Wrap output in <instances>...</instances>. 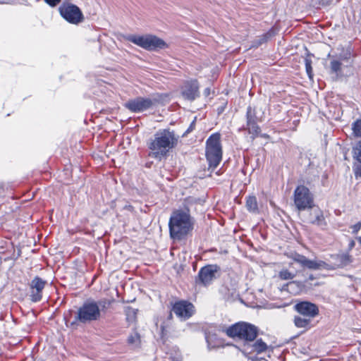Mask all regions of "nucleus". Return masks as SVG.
<instances>
[{
  "label": "nucleus",
  "instance_id": "4",
  "mask_svg": "<svg viewBox=\"0 0 361 361\" xmlns=\"http://www.w3.org/2000/svg\"><path fill=\"white\" fill-rule=\"evenodd\" d=\"M222 155L221 134L214 133L206 140L205 157L209 165V170L212 171L216 169L222 160Z\"/></svg>",
  "mask_w": 361,
  "mask_h": 361
},
{
  "label": "nucleus",
  "instance_id": "17",
  "mask_svg": "<svg viewBox=\"0 0 361 361\" xmlns=\"http://www.w3.org/2000/svg\"><path fill=\"white\" fill-rule=\"evenodd\" d=\"M245 206L250 212L255 214L259 212L257 200L255 195H250L246 198Z\"/></svg>",
  "mask_w": 361,
  "mask_h": 361
},
{
  "label": "nucleus",
  "instance_id": "40",
  "mask_svg": "<svg viewBox=\"0 0 361 361\" xmlns=\"http://www.w3.org/2000/svg\"><path fill=\"white\" fill-rule=\"evenodd\" d=\"M314 277L312 274H310L308 277V280H314Z\"/></svg>",
  "mask_w": 361,
  "mask_h": 361
},
{
  "label": "nucleus",
  "instance_id": "15",
  "mask_svg": "<svg viewBox=\"0 0 361 361\" xmlns=\"http://www.w3.org/2000/svg\"><path fill=\"white\" fill-rule=\"evenodd\" d=\"M308 211L309 214L305 219V222L316 225L322 228L326 226L323 211L319 207L314 205L313 207L310 208Z\"/></svg>",
  "mask_w": 361,
  "mask_h": 361
},
{
  "label": "nucleus",
  "instance_id": "43",
  "mask_svg": "<svg viewBox=\"0 0 361 361\" xmlns=\"http://www.w3.org/2000/svg\"><path fill=\"white\" fill-rule=\"evenodd\" d=\"M294 283H295L294 281H291V282H290V284H293Z\"/></svg>",
  "mask_w": 361,
  "mask_h": 361
},
{
  "label": "nucleus",
  "instance_id": "6",
  "mask_svg": "<svg viewBox=\"0 0 361 361\" xmlns=\"http://www.w3.org/2000/svg\"><path fill=\"white\" fill-rule=\"evenodd\" d=\"M226 334L231 338L238 337L247 341H254L258 334L257 328L247 322H238L226 329Z\"/></svg>",
  "mask_w": 361,
  "mask_h": 361
},
{
  "label": "nucleus",
  "instance_id": "7",
  "mask_svg": "<svg viewBox=\"0 0 361 361\" xmlns=\"http://www.w3.org/2000/svg\"><path fill=\"white\" fill-rule=\"evenodd\" d=\"M221 274L220 266L209 264L201 267L195 276V282L198 286L208 287Z\"/></svg>",
  "mask_w": 361,
  "mask_h": 361
},
{
  "label": "nucleus",
  "instance_id": "23",
  "mask_svg": "<svg viewBox=\"0 0 361 361\" xmlns=\"http://www.w3.org/2000/svg\"><path fill=\"white\" fill-rule=\"evenodd\" d=\"M352 57V54L350 49H346L345 51H343L342 53L339 54L338 56V60H341V62H346L349 63V66H353V61H350V59Z\"/></svg>",
  "mask_w": 361,
  "mask_h": 361
},
{
  "label": "nucleus",
  "instance_id": "9",
  "mask_svg": "<svg viewBox=\"0 0 361 361\" xmlns=\"http://www.w3.org/2000/svg\"><path fill=\"white\" fill-rule=\"evenodd\" d=\"M293 201L298 211H305L314 206V196L309 188L298 185L294 190Z\"/></svg>",
  "mask_w": 361,
  "mask_h": 361
},
{
  "label": "nucleus",
  "instance_id": "18",
  "mask_svg": "<svg viewBox=\"0 0 361 361\" xmlns=\"http://www.w3.org/2000/svg\"><path fill=\"white\" fill-rule=\"evenodd\" d=\"M245 129L248 131L249 134H251L252 139L254 140L256 137L258 136L260 128L257 125V122L255 123H246Z\"/></svg>",
  "mask_w": 361,
  "mask_h": 361
},
{
  "label": "nucleus",
  "instance_id": "8",
  "mask_svg": "<svg viewBox=\"0 0 361 361\" xmlns=\"http://www.w3.org/2000/svg\"><path fill=\"white\" fill-rule=\"evenodd\" d=\"M161 102L159 94H153L151 97H137L125 103V107L133 113H140L154 107Z\"/></svg>",
  "mask_w": 361,
  "mask_h": 361
},
{
  "label": "nucleus",
  "instance_id": "33",
  "mask_svg": "<svg viewBox=\"0 0 361 361\" xmlns=\"http://www.w3.org/2000/svg\"><path fill=\"white\" fill-rule=\"evenodd\" d=\"M195 119H194L192 121V122L190 123V126L185 130V132L184 133L183 136H185V135H188V133H190V132H192L195 129Z\"/></svg>",
  "mask_w": 361,
  "mask_h": 361
},
{
  "label": "nucleus",
  "instance_id": "12",
  "mask_svg": "<svg viewBox=\"0 0 361 361\" xmlns=\"http://www.w3.org/2000/svg\"><path fill=\"white\" fill-rule=\"evenodd\" d=\"M47 281L38 276L33 278L30 283V299L32 302H37L42 298L43 290Z\"/></svg>",
  "mask_w": 361,
  "mask_h": 361
},
{
  "label": "nucleus",
  "instance_id": "31",
  "mask_svg": "<svg viewBox=\"0 0 361 361\" xmlns=\"http://www.w3.org/2000/svg\"><path fill=\"white\" fill-rule=\"evenodd\" d=\"M98 304L99 308H102L101 310H103L104 309H107L109 306L110 305V302L106 299L100 300L97 302Z\"/></svg>",
  "mask_w": 361,
  "mask_h": 361
},
{
  "label": "nucleus",
  "instance_id": "28",
  "mask_svg": "<svg viewBox=\"0 0 361 361\" xmlns=\"http://www.w3.org/2000/svg\"><path fill=\"white\" fill-rule=\"evenodd\" d=\"M353 157L361 163V140L357 142L353 147Z\"/></svg>",
  "mask_w": 361,
  "mask_h": 361
},
{
  "label": "nucleus",
  "instance_id": "39",
  "mask_svg": "<svg viewBox=\"0 0 361 361\" xmlns=\"http://www.w3.org/2000/svg\"><path fill=\"white\" fill-rule=\"evenodd\" d=\"M343 257L345 259H346V260H348V261H349V259H350L349 255H343Z\"/></svg>",
  "mask_w": 361,
  "mask_h": 361
},
{
  "label": "nucleus",
  "instance_id": "37",
  "mask_svg": "<svg viewBox=\"0 0 361 361\" xmlns=\"http://www.w3.org/2000/svg\"><path fill=\"white\" fill-rule=\"evenodd\" d=\"M204 94L205 96H209L210 94V88L207 87L204 90Z\"/></svg>",
  "mask_w": 361,
  "mask_h": 361
},
{
  "label": "nucleus",
  "instance_id": "14",
  "mask_svg": "<svg viewBox=\"0 0 361 361\" xmlns=\"http://www.w3.org/2000/svg\"><path fill=\"white\" fill-rule=\"evenodd\" d=\"M172 311L181 319H189L194 313L193 305L185 300L176 302L172 307Z\"/></svg>",
  "mask_w": 361,
  "mask_h": 361
},
{
  "label": "nucleus",
  "instance_id": "29",
  "mask_svg": "<svg viewBox=\"0 0 361 361\" xmlns=\"http://www.w3.org/2000/svg\"><path fill=\"white\" fill-rule=\"evenodd\" d=\"M305 65L307 74L310 80L313 79V71L312 67V60L309 58L305 59Z\"/></svg>",
  "mask_w": 361,
  "mask_h": 361
},
{
  "label": "nucleus",
  "instance_id": "30",
  "mask_svg": "<svg viewBox=\"0 0 361 361\" xmlns=\"http://www.w3.org/2000/svg\"><path fill=\"white\" fill-rule=\"evenodd\" d=\"M271 37V31L267 32V33H265L262 36H261L260 38L255 42V44L253 45V47H258V46L261 45L262 44L266 42Z\"/></svg>",
  "mask_w": 361,
  "mask_h": 361
},
{
  "label": "nucleus",
  "instance_id": "19",
  "mask_svg": "<svg viewBox=\"0 0 361 361\" xmlns=\"http://www.w3.org/2000/svg\"><path fill=\"white\" fill-rule=\"evenodd\" d=\"M342 63L341 60L333 59L330 62L331 73H335L337 76L341 75Z\"/></svg>",
  "mask_w": 361,
  "mask_h": 361
},
{
  "label": "nucleus",
  "instance_id": "34",
  "mask_svg": "<svg viewBox=\"0 0 361 361\" xmlns=\"http://www.w3.org/2000/svg\"><path fill=\"white\" fill-rule=\"evenodd\" d=\"M61 0H44V1L51 7H55Z\"/></svg>",
  "mask_w": 361,
  "mask_h": 361
},
{
  "label": "nucleus",
  "instance_id": "41",
  "mask_svg": "<svg viewBox=\"0 0 361 361\" xmlns=\"http://www.w3.org/2000/svg\"><path fill=\"white\" fill-rule=\"evenodd\" d=\"M354 244H355L354 241H351V243H350V246H353V245H354Z\"/></svg>",
  "mask_w": 361,
  "mask_h": 361
},
{
  "label": "nucleus",
  "instance_id": "20",
  "mask_svg": "<svg viewBox=\"0 0 361 361\" xmlns=\"http://www.w3.org/2000/svg\"><path fill=\"white\" fill-rule=\"evenodd\" d=\"M310 318H304L302 317H295L294 324L298 328H307L310 324Z\"/></svg>",
  "mask_w": 361,
  "mask_h": 361
},
{
  "label": "nucleus",
  "instance_id": "25",
  "mask_svg": "<svg viewBox=\"0 0 361 361\" xmlns=\"http://www.w3.org/2000/svg\"><path fill=\"white\" fill-rule=\"evenodd\" d=\"M253 348L257 353H261L267 349V345L260 338L256 341L253 345Z\"/></svg>",
  "mask_w": 361,
  "mask_h": 361
},
{
  "label": "nucleus",
  "instance_id": "16",
  "mask_svg": "<svg viewBox=\"0 0 361 361\" xmlns=\"http://www.w3.org/2000/svg\"><path fill=\"white\" fill-rule=\"evenodd\" d=\"M295 310L305 317L313 318L319 314L318 307L310 302L302 301L295 305Z\"/></svg>",
  "mask_w": 361,
  "mask_h": 361
},
{
  "label": "nucleus",
  "instance_id": "5",
  "mask_svg": "<svg viewBox=\"0 0 361 361\" xmlns=\"http://www.w3.org/2000/svg\"><path fill=\"white\" fill-rule=\"evenodd\" d=\"M126 39L149 51L168 48V44L165 41L154 35H130L126 37Z\"/></svg>",
  "mask_w": 361,
  "mask_h": 361
},
{
  "label": "nucleus",
  "instance_id": "26",
  "mask_svg": "<svg viewBox=\"0 0 361 361\" xmlns=\"http://www.w3.org/2000/svg\"><path fill=\"white\" fill-rule=\"evenodd\" d=\"M352 130L355 137H361V119H357L353 123Z\"/></svg>",
  "mask_w": 361,
  "mask_h": 361
},
{
  "label": "nucleus",
  "instance_id": "27",
  "mask_svg": "<svg viewBox=\"0 0 361 361\" xmlns=\"http://www.w3.org/2000/svg\"><path fill=\"white\" fill-rule=\"evenodd\" d=\"M279 277L281 280H290L295 277V274L288 269H283L279 271Z\"/></svg>",
  "mask_w": 361,
  "mask_h": 361
},
{
  "label": "nucleus",
  "instance_id": "22",
  "mask_svg": "<svg viewBox=\"0 0 361 361\" xmlns=\"http://www.w3.org/2000/svg\"><path fill=\"white\" fill-rule=\"evenodd\" d=\"M246 123H255L257 122V118L256 116V110L255 108H252L251 106H249L247 108L246 111Z\"/></svg>",
  "mask_w": 361,
  "mask_h": 361
},
{
  "label": "nucleus",
  "instance_id": "13",
  "mask_svg": "<svg viewBox=\"0 0 361 361\" xmlns=\"http://www.w3.org/2000/svg\"><path fill=\"white\" fill-rule=\"evenodd\" d=\"M199 88L200 85L197 80H186L181 87V94L185 99L193 101L200 97Z\"/></svg>",
  "mask_w": 361,
  "mask_h": 361
},
{
  "label": "nucleus",
  "instance_id": "11",
  "mask_svg": "<svg viewBox=\"0 0 361 361\" xmlns=\"http://www.w3.org/2000/svg\"><path fill=\"white\" fill-rule=\"evenodd\" d=\"M292 258L295 262L300 264L302 268H307L311 270H330L333 269L331 265L326 263L324 261L309 259L305 256L298 253H295Z\"/></svg>",
  "mask_w": 361,
  "mask_h": 361
},
{
  "label": "nucleus",
  "instance_id": "21",
  "mask_svg": "<svg viewBox=\"0 0 361 361\" xmlns=\"http://www.w3.org/2000/svg\"><path fill=\"white\" fill-rule=\"evenodd\" d=\"M137 310L131 307H126L125 308V314L126 316V320L129 323L134 322L137 317Z\"/></svg>",
  "mask_w": 361,
  "mask_h": 361
},
{
  "label": "nucleus",
  "instance_id": "2",
  "mask_svg": "<svg viewBox=\"0 0 361 361\" xmlns=\"http://www.w3.org/2000/svg\"><path fill=\"white\" fill-rule=\"evenodd\" d=\"M195 222L188 208L174 210L169 221L171 238L177 240L184 239L193 230Z\"/></svg>",
  "mask_w": 361,
  "mask_h": 361
},
{
  "label": "nucleus",
  "instance_id": "3",
  "mask_svg": "<svg viewBox=\"0 0 361 361\" xmlns=\"http://www.w3.org/2000/svg\"><path fill=\"white\" fill-rule=\"evenodd\" d=\"M100 316L101 310L97 302L93 300H88L79 307L73 319L68 316H65L64 319L67 326L75 328L78 323L86 324L97 321L100 318Z\"/></svg>",
  "mask_w": 361,
  "mask_h": 361
},
{
  "label": "nucleus",
  "instance_id": "24",
  "mask_svg": "<svg viewBox=\"0 0 361 361\" xmlns=\"http://www.w3.org/2000/svg\"><path fill=\"white\" fill-rule=\"evenodd\" d=\"M128 343L134 347L139 346V345L140 343V336L139 334H137V332L131 334L128 337Z\"/></svg>",
  "mask_w": 361,
  "mask_h": 361
},
{
  "label": "nucleus",
  "instance_id": "36",
  "mask_svg": "<svg viewBox=\"0 0 361 361\" xmlns=\"http://www.w3.org/2000/svg\"><path fill=\"white\" fill-rule=\"evenodd\" d=\"M161 336H164V335L166 334V330L165 326H164V325L161 326Z\"/></svg>",
  "mask_w": 361,
  "mask_h": 361
},
{
  "label": "nucleus",
  "instance_id": "38",
  "mask_svg": "<svg viewBox=\"0 0 361 361\" xmlns=\"http://www.w3.org/2000/svg\"><path fill=\"white\" fill-rule=\"evenodd\" d=\"M124 209H127V210H128V211H132V210H133V206H132V205H130V204H127V205H126V206L124 207Z\"/></svg>",
  "mask_w": 361,
  "mask_h": 361
},
{
  "label": "nucleus",
  "instance_id": "1",
  "mask_svg": "<svg viewBox=\"0 0 361 361\" xmlns=\"http://www.w3.org/2000/svg\"><path fill=\"white\" fill-rule=\"evenodd\" d=\"M178 140V137L173 130H159L147 142L149 156L159 161L166 158L170 151L177 145Z\"/></svg>",
  "mask_w": 361,
  "mask_h": 361
},
{
  "label": "nucleus",
  "instance_id": "32",
  "mask_svg": "<svg viewBox=\"0 0 361 361\" xmlns=\"http://www.w3.org/2000/svg\"><path fill=\"white\" fill-rule=\"evenodd\" d=\"M352 228V233L353 234H357L358 231L361 229V221H359L358 223L353 225L351 226Z\"/></svg>",
  "mask_w": 361,
  "mask_h": 361
},
{
  "label": "nucleus",
  "instance_id": "10",
  "mask_svg": "<svg viewBox=\"0 0 361 361\" xmlns=\"http://www.w3.org/2000/svg\"><path fill=\"white\" fill-rule=\"evenodd\" d=\"M59 11L63 18L73 25H78L84 19L80 8L78 6L71 3H63L59 7Z\"/></svg>",
  "mask_w": 361,
  "mask_h": 361
},
{
  "label": "nucleus",
  "instance_id": "35",
  "mask_svg": "<svg viewBox=\"0 0 361 361\" xmlns=\"http://www.w3.org/2000/svg\"><path fill=\"white\" fill-rule=\"evenodd\" d=\"M353 170H354L355 177L360 178L361 177V166L357 165V166H355Z\"/></svg>",
  "mask_w": 361,
  "mask_h": 361
},
{
  "label": "nucleus",
  "instance_id": "42",
  "mask_svg": "<svg viewBox=\"0 0 361 361\" xmlns=\"http://www.w3.org/2000/svg\"><path fill=\"white\" fill-rule=\"evenodd\" d=\"M172 317V314L171 312L169 313V318L171 319Z\"/></svg>",
  "mask_w": 361,
  "mask_h": 361
}]
</instances>
